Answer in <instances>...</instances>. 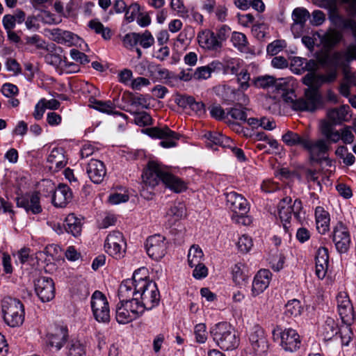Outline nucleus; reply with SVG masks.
Returning a JSON list of instances; mask_svg holds the SVG:
<instances>
[{"label": "nucleus", "instance_id": "c85d7f7f", "mask_svg": "<svg viewBox=\"0 0 356 356\" xmlns=\"http://www.w3.org/2000/svg\"><path fill=\"white\" fill-rule=\"evenodd\" d=\"M254 84L257 88H268L275 87L277 90L285 91L287 84L284 79H276L272 76H261L254 80Z\"/></svg>", "mask_w": 356, "mask_h": 356}, {"label": "nucleus", "instance_id": "aec40b11", "mask_svg": "<svg viewBox=\"0 0 356 356\" xmlns=\"http://www.w3.org/2000/svg\"><path fill=\"white\" fill-rule=\"evenodd\" d=\"M35 292L42 302L51 300L55 296L54 283L51 278L41 277L35 282Z\"/></svg>", "mask_w": 356, "mask_h": 356}, {"label": "nucleus", "instance_id": "ddd939ff", "mask_svg": "<svg viewBox=\"0 0 356 356\" xmlns=\"http://www.w3.org/2000/svg\"><path fill=\"white\" fill-rule=\"evenodd\" d=\"M321 132L323 135L330 142L337 143L340 139L346 144H350L354 140V135L348 127L341 130V133L334 129L332 125L328 122H323L321 124Z\"/></svg>", "mask_w": 356, "mask_h": 356}, {"label": "nucleus", "instance_id": "774afa93", "mask_svg": "<svg viewBox=\"0 0 356 356\" xmlns=\"http://www.w3.org/2000/svg\"><path fill=\"white\" fill-rule=\"evenodd\" d=\"M46 62L55 67L66 65V62L63 60L61 56L56 54H48L45 56Z\"/></svg>", "mask_w": 356, "mask_h": 356}, {"label": "nucleus", "instance_id": "5701e85b", "mask_svg": "<svg viewBox=\"0 0 356 356\" xmlns=\"http://www.w3.org/2000/svg\"><path fill=\"white\" fill-rule=\"evenodd\" d=\"M271 277L268 268H260L252 282V293L254 296L259 295L268 286Z\"/></svg>", "mask_w": 356, "mask_h": 356}, {"label": "nucleus", "instance_id": "864d4df0", "mask_svg": "<svg viewBox=\"0 0 356 356\" xmlns=\"http://www.w3.org/2000/svg\"><path fill=\"white\" fill-rule=\"evenodd\" d=\"M134 116V122L140 127H145L152 123L151 116L145 111L131 112Z\"/></svg>", "mask_w": 356, "mask_h": 356}, {"label": "nucleus", "instance_id": "6ab92c4d", "mask_svg": "<svg viewBox=\"0 0 356 356\" xmlns=\"http://www.w3.org/2000/svg\"><path fill=\"white\" fill-rule=\"evenodd\" d=\"M143 313L135 305L118 303L116 308V320L120 324H126L140 316Z\"/></svg>", "mask_w": 356, "mask_h": 356}, {"label": "nucleus", "instance_id": "0e129e2a", "mask_svg": "<svg viewBox=\"0 0 356 356\" xmlns=\"http://www.w3.org/2000/svg\"><path fill=\"white\" fill-rule=\"evenodd\" d=\"M302 83L305 86H308L307 88L316 89L318 94H320L318 87L314 86L319 85V81H318L317 75H316L315 73H307L305 76L302 77Z\"/></svg>", "mask_w": 356, "mask_h": 356}, {"label": "nucleus", "instance_id": "a211bd4d", "mask_svg": "<svg viewBox=\"0 0 356 356\" xmlns=\"http://www.w3.org/2000/svg\"><path fill=\"white\" fill-rule=\"evenodd\" d=\"M337 303L339 314L345 324H350L354 320L353 307L348 295L345 291H340L337 296Z\"/></svg>", "mask_w": 356, "mask_h": 356}, {"label": "nucleus", "instance_id": "3c124183", "mask_svg": "<svg viewBox=\"0 0 356 356\" xmlns=\"http://www.w3.org/2000/svg\"><path fill=\"white\" fill-rule=\"evenodd\" d=\"M294 63L301 66L303 71H308L309 72L314 73L318 68L317 63L313 59L307 60L298 57L294 59Z\"/></svg>", "mask_w": 356, "mask_h": 356}, {"label": "nucleus", "instance_id": "13d9d810", "mask_svg": "<svg viewBox=\"0 0 356 356\" xmlns=\"http://www.w3.org/2000/svg\"><path fill=\"white\" fill-rule=\"evenodd\" d=\"M253 245L252 238L246 235H242L238 240L237 247L240 252L243 253L248 252Z\"/></svg>", "mask_w": 356, "mask_h": 356}, {"label": "nucleus", "instance_id": "393cba45", "mask_svg": "<svg viewBox=\"0 0 356 356\" xmlns=\"http://www.w3.org/2000/svg\"><path fill=\"white\" fill-rule=\"evenodd\" d=\"M49 32L53 41L68 47L75 44L79 39L76 34L58 28L49 30Z\"/></svg>", "mask_w": 356, "mask_h": 356}, {"label": "nucleus", "instance_id": "79ce46f5", "mask_svg": "<svg viewBox=\"0 0 356 356\" xmlns=\"http://www.w3.org/2000/svg\"><path fill=\"white\" fill-rule=\"evenodd\" d=\"M231 42L234 47L241 52L247 53L249 50V42L244 33L241 32H233L231 37Z\"/></svg>", "mask_w": 356, "mask_h": 356}, {"label": "nucleus", "instance_id": "7ed1b4c3", "mask_svg": "<svg viewBox=\"0 0 356 356\" xmlns=\"http://www.w3.org/2000/svg\"><path fill=\"white\" fill-rule=\"evenodd\" d=\"M210 334L216 344L222 350H232L239 345V338L235 329L227 322L215 324Z\"/></svg>", "mask_w": 356, "mask_h": 356}, {"label": "nucleus", "instance_id": "2eb2a0df", "mask_svg": "<svg viewBox=\"0 0 356 356\" xmlns=\"http://www.w3.org/2000/svg\"><path fill=\"white\" fill-rule=\"evenodd\" d=\"M304 149L309 152L311 161L318 163L326 158L330 146L323 139L313 141L307 137Z\"/></svg>", "mask_w": 356, "mask_h": 356}, {"label": "nucleus", "instance_id": "338daca9", "mask_svg": "<svg viewBox=\"0 0 356 356\" xmlns=\"http://www.w3.org/2000/svg\"><path fill=\"white\" fill-rule=\"evenodd\" d=\"M284 47V41L275 40L270 43L266 48L267 53L270 55L274 56L277 54Z\"/></svg>", "mask_w": 356, "mask_h": 356}, {"label": "nucleus", "instance_id": "bb28decb", "mask_svg": "<svg viewBox=\"0 0 356 356\" xmlns=\"http://www.w3.org/2000/svg\"><path fill=\"white\" fill-rule=\"evenodd\" d=\"M328 18L331 23L336 27L350 30L353 37L356 39V21L355 19L346 18L339 15L338 10L334 13H330Z\"/></svg>", "mask_w": 356, "mask_h": 356}, {"label": "nucleus", "instance_id": "e433bc0d", "mask_svg": "<svg viewBox=\"0 0 356 356\" xmlns=\"http://www.w3.org/2000/svg\"><path fill=\"white\" fill-rule=\"evenodd\" d=\"M187 257L190 267H206L203 264L204 253L198 245L191 246Z\"/></svg>", "mask_w": 356, "mask_h": 356}, {"label": "nucleus", "instance_id": "6e6d98bb", "mask_svg": "<svg viewBox=\"0 0 356 356\" xmlns=\"http://www.w3.org/2000/svg\"><path fill=\"white\" fill-rule=\"evenodd\" d=\"M236 75L237 76V81L239 83L238 90L242 91L246 90L250 87V73L247 70L243 69Z\"/></svg>", "mask_w": 356, "mask_h": 356}, {"label": "nucleus", "instance_id": "f3484780", "mask_svg": "<svg viewBox=\"0 0 356 356\" xmlns=\"http://www.w3.org/2000/svg\"><path fill=\"white\" fill-rule=\"evenodd\" d=\"M16 200L17 207L24 209L28 213L39 214L42 211L40 198L38 192L26 193L17 197Z\"/></svg>", "mask_w": 356, "mask_h": 356}, {"label": "nucleus", "instance_id": "39448f33", "mask_svg": "<svg viewBox=\"0 0 356 356\" xmlns=\"http://www.w3.org/2000/svg\"><path fill=\"white\" fill-rule=\"evenodd\" d=\"M225 195L226 206L233 213L232 220L238 224L248 225L250 219L246 216L250 209L247 200L235 191L227 193Z\"/></svg>", "mask_w": 356, "mask_h": 356}, {"label": "nucleus", "instance_id": "5fc2aeb1", "mask_svg": "<svg viewBox=\"0 0 356 356\" xmlns=\"http://www.w3.org/2000/svg\"><path fill=\"white\" fill-rule=\"evenodd\" d=\"M147 268H137L133 273L132 279L134 286H138V284L141 282H152L147 275Z\"/></svg>", "mask_w": 356, "mask_h": 356}, {"label": "nucleus", "instance_id": "f704fd0d", "mask_svg": "<svg viewBox=\"0 0 356 356\" xmlns=\"http://www.w3.org/2000/svg\"><path fill=\"white\" fill-rule=\"evenodd\" d=\"M89 102L92 108L102 113L106 114L113 113L123 117L125 116V115L122 113L118 111L114 112L115 106V104L111 101H100L96 99L94 97H90L89 99Z\"/></svg>", "mask_w": 356, "mask_h": 356}, {"label": "nucleus", "instance_id": "b1692460", "mask_svg": "<svg viewBox=\"0 0 356 356\" xmlns=\"http://www.w3.org/2000/svg\"><path fill=\"white\" fill-rule=\"evenodd\" d=\"M197 41L200 47L209 51H218L221 49V44L216 38V33L209 29L199 32Z\"/></svg>", "mask_w": 356, "mask_h": 356}, {"label": "nucleus", "instance_id": "9b49d317", "mask_svg": "<svg viewBox=\"0 0 356 356\" xmlns=\"http://www.w3.org/2000/svg\"><path fill=\"white\" fill-rule=\"evenodd\" d=\"M43 185L49 188L52 195V203L56 207H65L72 198V193L69 186L60 184L57 188L50 180H43Z\"/></svg>", "mask_w": 356, "mask_h": 356}, {"label": "nucleus", "instance_id": "c9c22d12", "mask_svg": "<svg viewBox=\"0 0 356 356\" xmlns=\"http://www.w3.org/2000/svg\"><path fill=\"white\" fill-rule=\"evenodd\" d=\"M82 225L81 218H77L74 213H70L65 220L64 227L67 233L77 237L81 235Z\"/></svg>", "mask_w": 356, "mask_h": 356}, {"label": "nucleus", "instance_id": "58836bf2", "mask_svg": "<svg viewBox=\"0 0 356 356\" xmlns=\"http://www.w3.org/2000/svg\"><path fill=\"white\" fill-rule=\"evenodd\" d=\"M31 250L29 248H22L20 250L13 252V257L15 259V263L17 266L19 265H33L35 264L32 263L34 258L30 254Z\"/></svg>", "mask_w": 356, "mask_h": 356}, {"label": "nucleus", "instance_id": "69168bd1", "mask_svg": "<svg viewBox=\"0 0 356 356\" xmlns=\"http://www.w3.org/2000/svg\"><path fill=\"white\" fill-rule=\"evenodd\" d=\"M139 33H129L126 34L123 39V44L126 48H132L136 46L138 43Z\"/></svg>", "mask_w": 356, "mask_h": 356}, {"label": "nucleus", "instance_id": "1a4fd4ad", "mask_svg": "<svg viewBox=\"0 0 356 356\" xmlns=\"http://www.w3.org/2000/svg\"><path fill=\"white\" fill-rule=\"evenodd\" d=\"M104 248L110 256L116 259L124 257L127 243L122 234L119 231L111 232L106 238Z\"/></svg>", "mask_w": 356, "mask_h": 356}, {"label": "nucleus", "instance_id": "f257e3e1", "mask_svg": "<svg viewBox=\"0 0 356 356\" xmlns=\"http://www.w3.org/2000/svg\"><path fill=\"white\" fill-rule=\"evenodd\" d=\"M168 170L161 164L150 161L142 174L140 195L145 199L150 200L154 195V188L160 182L163 183L164 177L167 176Z\"/></svg>", "mask_w": 356, "mask_h": 356}, {"label": "nucleus", "instance_id": "8fccbe9b", "mask_svg": "<svg viewBox=\"0 0 356 356\" xmlns=\"http://www.w3.org/2000/svg\"><path fill=\"white\" fill-rule=\"evenodd\" d=\"M292 17L294 24H299L302 27L309 17V13L305 8H297L293 10Z\"/></svg>", "mask_w": 356, "mask_h": 356}, {"label": "nucleus", "instance_id": "9d476101", "mask_svg": "<svg viewBox=\"0 0 356 356\" xmlns=\"http://www.w3.org/2000/svg\"><path fill=\"white\" fill-rule=\"evenodd\" d=\"M91 308L96 321L100 323L110 321V309L106 297L99 291H95L91 297Z\"/></svg>", "mask_w": 356, "mask_h": 356}, {"label": "nucleus", "instance_id": "4468645a", "mask_svg": "<svg viewBox=\"0 0 356 356\" xmlns=\"http://www.w3.org/2000/svg\"><path fill=\"white\" fill-rule=\"evenodd\" d=\"M332 241L339 252L345 253L348 250L350 244V236L347 227L342 222H338L334 227Z\"/></svg>", "mask_w": 356, "mask_h": 356}, {"label": "nucleus", "instance_id": "f8f14e48", "mask_svg": "<svg viewBox=\"0 0 356 356\" xmlns=\"http://www.w3.org/2000/svg\"><path fill=\"white\" fill-rule=\"evenodd\" d=\"M145 248L150 258L156 261L161 259L165 256L167 250L165 237L161 234L149 236L146 240Z\"/></svg>", "mask_w": 356, "mask_h": 356}, {"label": "nucleus", "instance_id": "412c9836", "mask_svg": "<svg viewBox=\"0 0 356 356\" xmlns=\"http://www.w3.org/2000/svg\"><path fill=\"white\" fill-rule=\"evenodd\" d=\"M249 339L255 353L261 354L268 350V342L264 329L259 325H256L252 328Z\"/></svg>", "mask_w": 356, "mask_h": 356}, {"label": "nucleus", "instance_id": "603ef678", "mask_svg": "<svg viewBox=\"0 0 356 356\" xmlns=\"http://www.w3.org/2000/svg\"><path fill=\"white\" fill-rule=\"evenodd\" d=\"M249 272L247 268H236L232 272V279L236 285H244L248 280Z\"/></svg>", "mask_w": 356, "mask_h": 356}, {"label": "nucleus", "instance_id": "473e14b6", "mask_svg": "<svg viewBox=\"0 0 356 356\" xmlns=\"http://www.w3.org/2000/svg\"><path fill=\"white\" fill-rule=\"evenodd\" d=\"M26 19V13L22 9H16L12 14H6L2 18V25L5 31L14 30L16 24H22Z\"/></svg>", "mask_w": 356, "mask_h": 356}, {"label": "nucleus", "instance_id": "e2e57ef3", "mask_svg": "<svg viewBox=\"0 0 356 356\" xmlns=\"http://www.w3.org/2000/svg\"><path fill=\"white\" fill-rule=\"evenodd\" d=\"M337 70L336 68L331 70L326 74L317 75V79L319 81V86L323 83H332L337 79Z\"/></svg>", "mask_w": 356, "mask_h": 356}, {"label": "nucleus", "instance_id": "dca6fc26", "mask_svg": "<svg viewBox=\"0 0 356 356\" xmlns=\"http://www.w3.org/2000/svg\"><path fill=\"white\" fill-rule=\"evenodd\" d=\"M291 199H283L278 204L279 216L282 222H287L291 219V215L293 214L296 218H300V211L302 206V202L296 199L291 204Z\"/></svg>", "mask_w": 356, "mask_h": 356}, {"label": "nucleus", "instance_id": "7c9ffc66", "mask_svg": "<svg viewBox=\"0 0 356 356\" xmlns=\"http://www.w3.org/2000/svg\"><path fill=\"white\" fill-rule=\"evenodd\" d=\"M47 162L51 170L58 171L67 164L64 149L61 147H54L47 157Z\"/></svg>", "mask_w": 356, "mask_h": 356}, {"label": "nucleus", "instance_id": "bf43d9fd", "mask_svg": "<svg viewBox=\"0 0 356 356\" xmlns=\"http://www.w3.org/2000/svg\"><path fill=\"white\" fill-rule=\"evenodd\" d=\"M129 103L131 106H140L143 108H147L149 103L146 97L141 94L134 95L129 94Z\"/></svg>", "mask_w": 356, "mask_h": 356}, {"label": "nucleus", "instance_id": "2f4dec72", "mask_svg": "<svg viewBox=\"0 0 356 356\" xmlns=\"http://www.w3.org/2000/svg\"><path fill=\"white\" fill-rule=\"evenodd\" d=\"M350 107L348 105H343L339 108L330 109L327 112V117L330 122H327L334 127V125L341 124L348 120V112Z\"/></svg>", "mask_w": 356, "mask_h": 356}, {"label": "nucleus", "instance_id": "c756f323", "mask_svg": "<svg viewBox=\"0 0 356 356\" xmlns=\"http://www.w3.org/2000/svg\"><path fill=\"white\" fill-rule=\"evenodd\" d=\"M315 221L318 232L322 235L325 234L330 230V215L323 207H317L315 209Z\"/></svg>", "mask_w": 356, "mask_h": 356}, {"label": "nucleus", "instance_id": "20e7f679", "mask_svg": "<svg viewBox=\"0 0 356 356\" xmlns=\"http://www.w3.org/2000/svg\"><path fill=\"white\" fill-rule=\"evenodd\" d=\"M284 101L291 104L296 111H314L321 103V95L316 89L307 88L305 90V98L296 99L293 90L287 91L282 95Z\"/></svg>", "mask_w": 356, "mask_h": 356}, {"label": "nucleus", "instance_id": "6e6552de", "mask_svg": "<svg viewBox=\"0 0 356 356\" xmlns=\"http://www.w3.org/2000/svg\"><path fill=\"white\" fill-rule=\"evenodd\" d=\"M274 339H280V346L289 352H295L300 347L301 341L296 330L287 328L283 330L281 326H276L273 330Z\"/></svg>", "mask_w": 356, "mask_h": 356}, {"label": "nucleus", "instance_id": "37998d69", "mask_svg": "<svg viewBox=\"0 0 356 356\" xmlns=\"http://www.w3.org/2000/svg\"><path fill=\"white\" fill-rule=\"evenodd\" d=\"M205 138L216 145L221 146L224 148L232 145V140L219 132H208L204 135Z\"/></svg>", "mask_w": 356, "mask_h": 356}, {"label": "nucleus", "instance_id": "4be33fe9", "mask_svg": "<svg viewBox=\"0 0 356 356\" xmlns=\"http://www.w3.org/2000/svg\"><path fill=\"white\" fill-rule=\"evenodd\" d=\"M86 170L90 181L97 184L102 183L106 175L104 163L97 159H90Z\"/></svg>", "mask_w": 356, "mask_h": 356}, {"label": "nucleus", "instance_id": "052dcab7", "mask_svg": "<svg viewBox=\"0 0 356 356\" xmlns=\"http://www.w3.org/2000/svg\"><path fill=\"white\" fill-rule=\"evenodd\" d=\"M138 40V44L144 49L149 48L154 44V38L152 33L147 30H146L143 33H139Z\"/></svg>", "mask_w": 356, "mask_h": 356}, {"label": "nucleus", "instance_id": "4c0bfd02", "mask_svg": "<svg viewBox=\"0 0 356 356\" xmlns=\"http://www.w3.org/2000/svg\"><path fill=\"white\" fill-rule=\"evenodd\" d=\"M307 137V136H301L297 133L287 131L282 135V139L287 146H301L304 148Z\"/></svg>", "mask_w": 356, "mask_h": 356}, {"label": "nucleus", "instance_id": "a878e982", "mask_svg": "<svg viewBox=\"0 0 356 356\" xmlns=\"http://www.w3.org/2000/svg\"><path fill=\"white\" fill-rule=\"evenodd\" d=\"M118 296L120 303L131 304V305H135L133 300L136 298V288L133 282L129 279L124 280L120 285Z\"/></svg>", "mask_w": 356, "mask_h": 356}, {"label": "nucleus", "instance_id": "c03bdc74", "mask_svg": "<svg viewBox=\"0 0 356 356\" xmlns=\"http://www.w3.org/2000/svg\"><path fill=\"white\" fill-rule=\"evenodd\" d=\"M303 308L298 299L289 300L285 305L284 315L289 318L299 316L302 312Z\"/></svg>", "mask_w": 356, "mask_h": 356}, {"label": "nucleus", "instance_id": "a19ab883", "mask_svg": "<svg viewBox=\"0 0 356 356\" xmlns=\"http://www.w3.org/2000/svg\"><path fill=\"white\" fill-rule=\"evenodd\" d=\"M343 38L342 34L337 30H331L324 34L321 38L323 45L328 49L334 47Z\"/></svg>", "mask_w": 356, "mask_h": 356}, {"label": "nucleus", "instance_id": "ea45409f", "mask_svg": "<svg viewBox=\"0 0 356 356\" xmlns=\"http://www.w3.org/2000/svg\"><path fill=\"white\" fill-rule=\"evenodd\" d=\"M163 178V184L175 193H181L186 188L184 181L169 172H168L167 176Z\"/></svg>", "mask_w": 356, "mask_h": 356}, {"label": "nucleus", "instance_id": "cd10ccee", "mask_svg": "<svg viewBox=\"0 0 356 356\" xmlns=\"http://www.w3.org/2000/svg\"><path fill=\"white\" fill-rule=\"evenodd\" d=\"M68 339V330L64 326H56L53 332L47 334L49 344L57 350L61 349Z\"/></svg>", "mask_w": 356, "mask_h": 356}, {"label": "nucleus", "instance_id": "72a5a7b5", "mask_svg": "<svg viewBox=\"0 0 356 356\" xmlns=\"http://www.w3.org/2000/svg\"><path fill=\"white\" fill-rule=\"evenodd\" d=\"M339 330L337 321L332 317H327L320 329V334L324 340L329 341L339 333Z\"/></svg>", "mask_w": 356, "mask_h": 356}, {"label": "nucleus", "instance_id": "09e8293b", "mask_svg": "<svg viewBox=\"0 0 356 356\" xmlns=\"http://www.w3.org/2000/svg\"><path fill=\"white\" fill-rule=\"evenodd\" d=\"M315 267H328L329 254L328 250L324 247L318 249L315 256Z\"/></svg>", "mask_w": 356, "mask_h": 356}, {"label": "nucleus", "instance_id": "0eeeda50", "mask_svg": "<svg viewBox=\"0 0 356 356\" xmlns=\"http://www.w3.org/2000/svg\"><path fill=\"white\" fill-rule=\"evenodd\" d=\"M143 131L152 138L161 139L159 145L163 148L176 147L181 134L172 131L168 126L147 128Z\"/></svg>", "mask_w": 356, "mask_h": 356}, {"label": "nucleus", "instance_id": "a18cd8bd", "mask_svg": "<svg viewBox=\"0 0 356 356\" xmlns=\"http://www.w3.org/2000/svg\"><path fill=\"white\" fill-rule=\"evenodd\" d=\"M217 64L218 63L212 62L208 65L197 67L193 73L194 79L197 80L209 79Z\"/></svg>", "mask_w": 356, "mask_h": 356}, {"label": "nucleus", "instance_id": "680f3d73", "mask_svg": "<svg viewBox=\"0 0 356 356\" xmlns=\"http://www.w3.org/2000/svg\"><path fill=\"white\" fill-rule=\"evenodd\" d=\"M227 115H230L233 119L238 120L243 122H246L247 115L244 111V108L241 106H236L232 108L228 112Z\"/></svg>", "mask_w": 356, "mask_h": 356}, {"label": "nucleus", "instance_id": "de8ad7c7", "mask_svg": "<svg viewBox=\"0 0 356 356\" xmlns=\"http://www.w3.org/2000/svg\"><path fill=\"white\" fill-rule=\"evenodd\" d=\"M67 348L69 356H83L86 353L85 345L76 339L71 340Z\"/></svg>", "mask_w": 356, "mask_h": 356}, {"label": "nucleus", "instance_id": "f03ea898", "mask_svg": "<svg viewBox=\"0 0 356 356\" xmlns=\"http://www.w3.org/2000/svg\"><path fill=\"white\" fill-rule=\"evenodd\" d=\"M161 295L155 282L141 281L136 286V298L134 303L143 314L145 310H151L160 302Z\"/></svg>", "mask_w": 356, "mask_h": 356}, {"label": "nucleus", "instance_id": "423d86ee", "mask_svg": "<svg viewBox=\"0 0 356 356\" xmlns=\"http://www.w3.org/2000/svg\"><path fill=\"white\" fill-rule=\"evenodd\" d=\"M1 309L3 320L10 327H18L24 322V306L19 300L10 297L4 298L1 302Z\"/></svg>", "mask_w": 356, "mask_h": 356}, {"label": "nucleus", "instance_id": "49530a36", "mask_svg": "<svg viewBox=\"0 0 356 356\" xmlns=\"http://www.w3.org/2000/svg\"><path fill=\"white\" fill-rule=\"evenodd\" d=\"M242 61L238 58H226L223 62V70L226 74H238Z\"/></svg>", "mask_w": 356, "mask_h": 356}, {"label": "nucleus", "instance_id": "4d7b16f0", "mask_svg": "<svg viewBox=\"0 0 356 356\" xmlns=\"http://www.w3.org/2000/svg\"><path fill=\"white\" fill-rule=\"evenodd\" d=\"M346 325L340 327L339 333L340 334L342 346H348L353 339V333L351 327L349 326L350 324Z\"/></svg>", "mask_w": 356, "mask_h": 356}]
</instances>
